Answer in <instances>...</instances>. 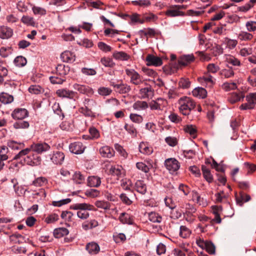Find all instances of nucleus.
Returning <instances> with one entry per match:
<instances>
[{
    "label": "nucleus",
    "instance_id": "63",
    "mask_svg": "<svg viewBox=\"0 0 256 256\" xmlns=\"http://www.w3.org/2000/svg\"><path fill=\"white\" fill-rule=\"evenodd\" d=\"M89 133L90 139H98L100 136L98 130L94 127H92L89 128Z\"/></svg>",
    "mask_w": 256,
    "mask_h": 256
},
{
    "label": "nucleus",
    "instance_id": "6",
    "mask_svg": "<svg viewBox=\"0 0 256 256\" xmlns=\"http://www.w3.org/2000/svg\"><path fill=\"white\" fill-rule=\"evenodd\" d=\"M110 85L114 88L116 92L121 94L128 93L131 90V88L129 85L122 82L116 84L114 82H110Z\"/></svg>",
    "mask_w": 256,
    "mask_h": 256
},
{
    "label": "nucleus",
    "instance_id": "53",
    "mask_svg": "<svg viewBox=\"0 0 256 256\" xmlns=\"http://www.w3.org/2000/svg\"><path fill=\"white\" fill-rule=\"evenodd\" d=\"M222 88L226 91H230L237 88V84L236 82H224L222 86Z\"/></svg>",
    "mask_w": 256,
    "mask_h": 256
},
{
    "label": "nucleus",
    "instance_id": "12",
    "mask_svg": "<svg viewBox=\"0 0 256 256\" xmlns=\"http://www.w3.org/2000/svg\"><path fill=\"white\" fill-rule=\"evenodd\" d=\"M182 205L185 206V210H180V212H177L176 216V218H180L182 214L188 216L191 213L195 212L196 211V209L194 206L189 203H184Z\"/></svg>",
    "mask_w": 256,
    "mask_h": 256
},
{
    "label": "nucleus",
    "instance_id": "33",
    "mask_svg": "<svg viewBox=\"0 0 256 256\" xmlns=\"http://www.w3.org/2000/svg\"><path fill=\"white\" fill-rule=\"evenodd\" d=\"M14 101V97L12 95L6 92H2L0 94V102L4 104H8Z\"/></svg>",
    "mask_w": 256,
    "mask_h": 256
},
{
    "label": "nucleus",
    "instance_id": "37",
    "mask_svg": "<svg viewBox=\"0 0 256 256\" xmlns=\"http://www.w3.org/2000/svg\"><path fill=\"white\" fill-rule=\"evenodd\" d=\"M112 56L115 59L120 60H127L130 58V56L124 52H115Z\"/></svg>",
    "mask_w": 256,
    "mask_h": 256
},
{
    "label": "nucleus",
    "instance_id": "13",
    "mask_svg": "<svg viewBox=\"0 0 256 256\" xmlns=\"http://www.w3.org/2000/svg\"><path fill=\"white\" fill-rule=\"evenodd\" d=\"M146 60L147 66H158L162 65V60L158 56L153 54H148L146 57Z\"/></svg>",
    "mask_w": 256,
    "mask_h": 256
},
{
    "label": "nucleus",
    "instance_id": "59",
    "mask_svg": "<svg viewBox=\"0 0 256 256\" xmlns=\"http://www.w3.org/2000/svg\"><path fill=\"white\" fill-rule=\"evenodd\" d=\"M28 91L31 94H38L42 93L44 92V90L40 86L34 85L31 86L28 88Z\"/></svg>",
    "mask_w": 256,
    "mask_h": 256
},
{
    "label": "nucleus",
    "instance_id": "2",
    "mask_svg": "<svg viewBox=\"0 0 256 256\" xmlns=\"http://www.w3.org/2000/svg\"><path fill=\"white\" fill-rule=\"evenodd\" d=\"M178 104L180 112L184 116L188 115L196 106V102L194 100L188 96L180 98L178 101Z\"/></svg>",
    "mask_w": 256,
    "mask_h": 256
},
{
    "label": "nucleus",
    "instance_id": "50",
    "mask_svg": "<svg viewBox=\"0 0 256 256\" xmlns=\"http://www.w3.org/2000/svg\"><path fill=\"white\" fill-rule=\"evenodd\" d=\"M21 21L27 26H34L35 25L34 18L28 16H24L21 18Z\"/></svg>",
    "mask_w": 256,
    "mask_h": 256
},
{
    "label": "nucleus",
    "instance_id": "39",
    "mask_svg": "<svg viewBox=\"0 0 256 256\" xmlns=\"http://www.w3.org/2000/svg\"><path fill=\"white\" fill-rule=\"evenodd\" d=\"M72 180L76 184H82L84 182L85 177L80 172H76L72 175Z\"/></svg>",
    "mask_w": 256,
    "mask_h": 256
},
{
    "label": "nucleus",
    "instance_id": "16",
    "mask_svg": "<svg viewBox=\"0 0 256 256\" xmlns=\"http://www.w3.org/2000/svg\"><path fill=\"white\" fill-rule=\"evenodd\" d=\"M99 152L102 157L106 158H111L113 157L115 153L114 149L108 146L100 148Z\"/></svg>",
    "mask_w": 256,
    "mask_h": 256
},
{
    "label": "nucleus",
    "instance_id": "44",
    "mask_svg": "<svg viewBox=\"0 0 256 256\" xmlns=\"http://www.w3.org/2000/svg\"><path fill=\"white\" fill-rule=\"evenodd\" d=\"M238 37L240 40L248 41L252 40L253 35L248 32L241 31L238 34Z\"/></svg>",
    "mask_w": 256,
    "mask_h": 256
},
{
    "label": "nucleus",
    "instance_id": "56",
    "mask_svg": "<svg viewBox=\"0 0 256 256\" xmlns=\"http://www.w3.org/2000/svg\"><path fill=\"white\" fill-rule=\"evenodd\" d=\"M136 167L139 170L145 173H148L150 169L152 168V166L150 165V166H148L142 162H138L136 164Z\"/></svg>",
    "mask_w": 256,
    "mask_h": 256
},
{
    "label": "nucleus",
    "instance_id": "24",
    "mask_svg": "<svg viewBox=\"0 0 256 256\" xmlns=\"http://www.w3.org/2000/svg\"><path fill=\"white\" fill-rule=\"evenodd\" d=\"M101 184L100 178L97 176H90L87 180V184L90 187H98Z\"/></svg>",
    "mask_w": 256,
    "mask_h": 256
},
{
    "label": "nucleus",
    "instance_id": "19",
    "mask_svg": "<svg viewBox=\"0 0 256 256\" xmlns=\"http://www.w3.org/2000/svg\"><path fill=\"white\" fill-rule=\"evenodd\" d=\"M110 173L112 176H116L117 179L122 176L124 169L121 166L116 165L112 166L110 169Z\"/></svg>",
    "mask_w": 256,
    "mask_h": 256
},
{
    "label": "nucleus",
    "instance_id": "15",
    "mask_svg": "<svg viewBox=\"0 0 256 256\" xmlns=\"http://www.w3.org/2000/svg\"><path fill=\"white\" fill-rule=\"evenodd\" d=\"M13 35V30L5 26H0V38L3 40L8 39Z\"/></svg>",
    "mask_w": 256,
    "mask_h": 256
},
{
    "label": "nucleus",
    "instance_id": "20",
    "mask_svg": "<svg viewBox=\"0 0 256 256\" xmlns=\"http://www.w3.org/2000/svg\"><path fill=\"white\" fill-rule=\"evenodd\" d=\"M135 196V194L132 191L128 192V194L124 193L120 195V198L122 202L127 205L132 204V200Z\"/></svg>",
    "mask_w": 256,
    "mask_h": 256
},
{
    "label": "nucleus",
    "instance_id": "64",
    "mask_svg": "<svg viewBox=\"0 0 256 256\" xmlns=\"http://www.w3.org/2000/svg\"><path fill=\"white\" fill-rule=\"evenodd\" d=\"M246 100L254 106L256 104V92L249 94L246 96Z\"/></svg>",
    "mask_w": 256,
    "mask_h": 256
},
{
    "label": "nucleus",
    "instance_id": "51",
    "mask_svg": "<svg viewBox=\"0 0 256 256\" xmlns=\"http://www.w3.org/2000/svg\"><path fill=\"white\" fill-rule=\"evenodd\" d=\"M204 249L210 254H215L216 247L214 244L210 241H206Z\"/></svg>",
    "mask_w": 256,
    "mask_h": 256
},
{
    "label": "nucleus",
    "instance_id": "4",
    "mask_svg": "<svg viewBox=\"0 0 256 256\" xmlns=\"http://www.w3.org/2000/svg\"><path fill=\"white\" fill-rule=\"evenodd\" d=\"M125 72L126 74L130 78V82L136 86L140 85L145 81L143 77L134 69L126 68Z\"/></svg>",
    "mask_w": 256,
    "mask_h": 256
},
{
    "label": "nucleus",
    "instance_id": "55",
    "mask_svg": "<svg viewBox=\"0 0 256 256\" xmlns=\"http://www.w3.org/2000/svg\"><path fill=\"white\" fill-rule=\"evenodd\" d=\"M224 42L227 48L230 49H234L238 44V41L236 40L230 39L228 38H224Z\"/></svg>",
    "mask_w": 256,
    "mask_h": 256
},
{
    "label": "nucleus",
    "instance_id": "9",
    "mask_svg": "<svg viewBox=\"0 0 256 256\" xmlns=\"http://www.w3.org/2000/svg\"><path fill=\"white\" fill-rule=\"evenodd\" d=\"M138 94L141 99H151L154 95V90L150 86L142 88Z\"/></svg>",
    "mask_w": 256,
    "mask_h": 256
},
{
    "label": "nucleus",
    "instance_id": "3",
    "mask_svg": "<svg viewBox=\"0 0 256 256\" xmlns=\"http://www.w3.org/2000/svg\"><path fill=\"white\" fill-rule=\"evenodd\" d=\"M70 208L72 210H78V216L80 219L86 220L90 216L88 210H93L94 206L86 203H77L71 205Z\"/></svg>",
    "mask_w": 256,
    "mask_h": 256
},
{
    "label": "nucleus",
    "instance_id": "21",
    "mask_svg": "<svg viewBox=\"0 0 256 256\" xmlns=\"http://www.w3.org/2000/svg\"><path fill=\"white\" fill-rule=\"evenodd\" d=\"M86 248L90 254H96L100 250L99 245L95 242H90L86 244Z\"/></svg>",
    "mask_w": 256,
    "mask_h": 256
},
{
    "label": "nucleus",
    "instance_id": "40",
    "mask_svg": "<svg viewBox=\"0 0 256 256\" xmlns=\"http://www.w3.org/2000/svg\"><path fill=\"white\" fill-rule=\"evenodd\" d=\"M120 220L122 224H132L133 220L130 216L125 212L122 213L119 216Z\"/></svg>",
    "mask_w": 256,
    "mask_h": 256
},
{
    "label": "nucleus",
    "instance_id": "45",
    "mask_svg": "<svg viewBox=\"0 0 256 256\" xmlns=\"http://www.w3.org/2000/svg\"><path fill=\"white\" fill-rule=\"evenodd\" d=\"M8 148L4 146H0V160H6L8 158Z\"/></svg>",
    "mask_w": 256,
    "mask_h": 256
},
{
    "label": "nucleus",
    "instance_id": "42",
    "mask_svg": "<svg viewBox=\"0 0 256 256\" xmlns=\"http://www.w3.org/2000/svg\"><path fill=\"white\" fill-rule=\"evenodd\" d=\"M124 128L131 135L132 138H134L137 136V130L133 124H126L124 126Z\"/></svg>",
    "mask_w": 256,
    "mask_h": 256
},
{
    "label": "nucleus",
    "instance_id": "36",
    "mask_svg": "<svg viewBox=\"0 0 256 256\" xmlns=\"http://www.w3.org/2000/svg\"><path fill=\"white\" fill-rule=\"evenodd\" d=\"M148 107V104L146 102L141 100L136 102L132 106L134 109L137 110H144Z\"/></svg>",
    "mask_w": 256,
    "mask_h": 256
},
{
    "label": "nucleus",
    "instance_id": "35",
    "mask_svg": "<svg viewBox=\"0 0 256 256\" xmlns=\"http://www.w3.org/2000/svg\"><path fill=\"white\" fill-rule=\"evenodd\" d=\"M140 152L145 154H150L152 152V149L145 142H142L138 146Z\"/></svg>",
    "mask_w": 256,
    "mask_h": 256
},
{
    "label": "nucleus",
    "instance_id": "17",
    "mask_svg": "<svg viewBox=\"0 0 256 256\" xmlns=\"http://www.w3.org/2000/svg\"><path fill=\"white\" fill-rule=\"evenodd\" d=\"M73 87L74 90L82 94L88 95L93 93L92 89L87 86L75 84H74Z\"/></svg>",
    "mask_w": 256,
    "mask_h": 256
},
{
    "label": "nucleus",
    "instance_id": "58",
    "mask_svg": "<svg viewBox=\"0 0 256 256\" xmlns=\"http://www.w3.org/2000/svg\"><path fill=\"white\" fill-rule=\"evenodd\" d=\"M58 220V215L54 213L48 215L45 218L44 222L47 224H52Z\"/></svg>",
    "mask_w": 256,
    "mask_h": 256
},
{
    "label": "nucleus",
    "instance_id": "22",
    "mask_svg": "<svg viewBox=\"0 0 256 256\" xmlns=\"http://www.w3.org/2000/svg\"><path fill=\"white\" fill-rule=\"evenodd\" d=\"M134 189L138 193L144 194L147 190V186L144 180H138L134 184Z\"/></svg>",
    "mask_w": 256,
    "mask_h": 256
},
{
    "label": "nucleus",
    "instance_id": "52",
    "mask_svg": "<svg viewBox=\"0 0 256 256\" xmlns=\"http://www.w3.org/2000/svg\"><path fill=\"white\" fill-rule=\"evenodd\" d=\"M114 148L116 149V150L124 159H126L128 158V154L122 146H120L118 144H114Z\"/></svg>",
    "mask_w": 256,
    "mask_h": 256
},
{
    "label": "nucleus",
    "instance_id": "23",
    "mask_svg": "<svg viewBox=\"0 0 256 256\" xmlns=\"http://www.w3.org/2000/svg\"><path fill=\"white\" fill-rule=\"evenodd\" d=\"M165 13L166 16L169 17L183 16L184 15V12L178 10L175 7L174 5L170 6Z\"/></svg>",
    "mask_w": 256,
    "mask_h": 256
},
{
    "label": "nucleus",
    "instance_id": "43",
    "mask_svg": "<svg viewBox=\"0 0 256 256\" xmlns=\"http://www.w3.org/2000/svg\"><path fill=\"white\" fill-rule=\"evenodd\" d=\"M234 72L232 68L222 69L220 72V74L225 78H231L234 76Z\"/></svg>",
    "mask_w": 256,
    "mask_h": 256
},
{
    "label": "nucleus",
    "instance_id": "5",
    "mask_svg": "<svg viewBox=\"0 0 256 256\" xmlns=\"http://www.w3.org/2000/svg\"><path fill=\"white\" fill-rule=\"evenodd\" d=\"M164 165L170 173L177 171L180 167L178 162L175 158H168L165 160Z\"/></svg>",
    "mask_w": 256,
    "mask_h": 256
},
{
    "label": "nucleus",
    "instance_id": "18",
    "mask_svg": "<svg viewBox=\"0 0 256 256\" xmlns=\"http://www.w3.org/2000/svg\"><path fill=\"white\" fill-rule=\"evenodd\" d=\"M250 196L243 192H240L239 194L236 195V204L240 206H242L244 202L249 201Z\"/></svg>",
    "mask_w": 256,
    "mask_h": 256
},
{
    "label": "nucleus",
    "instance_id": "27",
    "mask_svg": "<svg viewBox=\"0 0 256 256\" xmlns=\"http://www.w3.org/2000/svg\"><path fill=\"white\" fill-rule=\"evenodd\" d=\"M68 230L66 228H59L54 230L53 235L56 238H59L68 235Z\"/></svg>",
    "mask_w": 256,
    "mask_h": 256
},
{
    "label": "nucleus",
    "instance_id": "30",
    "mask_svg": "<svg viewBox=\"0 0 256 256\" xmlns=\"http://www.w3.org/2000/svg\"><path fill=\"white\" fill-rule=\"evenodd\" d=\"M70 70V66L63 64H58L56 67V72L60 76H64L67 74L69 72Z\"/></svg>",
    "mask_w": 256,
    "mask_h": 256
},
{
    "label": "nucleus",
    "instance_id": "32",
    "mask_svg": "<svg viewBox=\"0 0 256 256\" xmlns=\"http://www.w3.org/2000/svg\"><path fill=\"white\" fill-rule=\"evenodd\" d=\"M8 146L14 150L22 149L24 147V142H18L13 140H10L7 142Z\"/></svg>",
    "mask_w": 256,
    "mask_h": 256
},
{
    "label": "nucleus",
    "instance_id": "48",
    "mask_svg": "<svg viewBox=\"0 0 256 256\" xmlns=\"http://www.w3.org/2000/svg\"><path fill=\"white\" fill-rule=\"evenodd\" d=\"M13 126L16 129H19L28 128L30 125L28 122L22 120L14 122Z\"/></svg>",
    "mask_w": 256,
    "mask_h": 256
},
{
    "label": "nucleus",
    "instance_id": "8",
    "mask_svg": "<svg viewBox=\"0 0 256 256\" xmlns=\"http://www.w3.org/2000/svg\"><path fill=\"white\" fill-rule=\"evenodd\" d=\"M51 162L54 164L60 165L64 160V152L60 151L54 152L52 154H50Z\"/></svg>",
    "mask_w": 256,
    "mask_h": 256
},
{
    "label": "nucleus",
    "instance_id": "62",
    "mask_svg": "<svg viewBox=\"0 0 256 256\" xmlns=\"http://www.w3.org/2000/svg\"><path fill=\"white\" fill-rule=\"evenodd\" d=\"M190 234V230L186 226H182L180 227V236L182 238H186Z\"/></svg>",
    "mask_w": 256,
    "mask_h": 256
},
{
    "label": "nucleus",
    "instance_id": "7",
    "mask_svg": "<svg viewBox=\"0 0 256 256\" xmlns=\"http://www.w3.org/2000/svg\"><path fill=\"white\" fill-rule=\"evenodd\" d=\"M86 146L80 142L71 143L69 146L70 152L76 154H80L84 152Z\"/></svg>",
    "mask_w": 256,
    "mask_h": 256
},
{
    "label": "nucleus",
    "instance_id": "28",
    "mask_svg": "<svg viewBox=\"0 0 256 256\" xmlns=\"http://www.w3.org/2000/svg\"><path fill=\"white\" fill-rule=\"evenodd\" d=\"M98 226V222L96 220H90L86 221L82 224V228L84 230H88L90 229L94 228Z\"/></svg>",
    "mask_w": 256,
    "mask_h": 256
},
{
    "label": "nucleus",
    "instance_id": "57",
    "mask_svg": "<svg viewBox=\"0 0 256 256\" xmlns=\"http://www.w3.org/2000/svg\"><path fill=\"white\" fill-rule=\"evenodd\" d=\"M82 73L86 76H93L96 74L95 69L88 68H82L81 69Z\"/></svg>",
    "mask_w": 256,
    "mask_h": 256
},
{
    "label": "nucleus",
    "instance_id": "10",
    "mask_svg": "<svg viewBox=\"0 0 256 256\" xmlns=\"http://www.w3.org/2000/svg\"><path fill=\"white\" fill-rule=\"evenodd\" d=\"M56 94L60 98L73 99L76 96V93L67 88H62L57 90Z\"/></svg>",
    "mask_w": 256,
    "mask_h": 256
},
{
    "label": "nucleus",
    "instance_id": "34",
    "mask_svg": "<svg viewBox=\"0 0 256 256\" xmlns=\"http://www.w3.org/2000/svg\"><path fill=\"white\" fill-rule=\"evenodd\" d=\"M36 158L34 154L30 155L24 158V160L25 162L28 165H37L40 161V158L37 156H36Z\"/></svg>",
    "mask_w": 256,
    "mask_h": 256
},
{
    "label": "nucleus",
    "instance_id": "46",
    "mask_svg": "<svg viewBox=\"0 0 256 256\" xmlns=\"http://www.w3.org/2000/svg\"><path fill=\"white\" fill-rule=\"evenodd\" d=\"M184 130L186 132L189 134L194 138L196 137L197 130L196 127L194 126L192 124L186 125L184 127Z\"/></svg>",
    "mask_w": 256,
    "mask_h": 256
},
{
    "label": "nucleus",
    "instance_id": "61",
    "mask_svg": "<svg viewBox=\"0 0 256 256\" xmlns=\"http://www.w3.org/2000/svg\"><path fill=\"white\" fill-rule=\"evenodd\" d=\"M220 67L214 64H209L206 66L207 73L216 74L220 70Z\"/></svg>",
    "mask_w": 256,
    "mask_h": 256
},
{
    "label": "nucleus",
    "instance_id": "14",
    "mask_svg": "<svg viewBox=\"0 0 256 256\" xmlns=\"http://www.w3.org/2000/svg\"><path fill=\"white\" fill-rule=\"evenodd\" d=\"M28 112L25 108H18L15 109L12 114L14 119L22 120L28 116Z\"/></svg>",
    "mask_w": 256,
    "mask_h": 256
},
{
    "label": "nucleus",
    "instance_id": "29",
    "mask_svg": "<svg viewBox=\"0 0 256 256\" xmlns=\"http://www.w3.org/2000/svg\"><path fill=\"white\" fill-rule=\"evenodd\" d=\"M244 98V96L242 92H232L230 94L228 97V100L230 103L234 104L240 101L241 99Z\"/></svg>",
    "mask_w": 256,
    "mask_h": 256
},
{
    "label": "nucleus",
    "instance_id": "1",
    "mask_svg": "<svg viewBox=\"0 0 256 256\" xmlns=\"http://www.w3.org/2000/svg\"><path fill=\"white\" fill-rule=\"evenodd\" d=\"M50 149V146L45 142L34 143L30 148H26L20 150L18 154L15 156L14 159L16 160L29 154L32 150L38 154H42Z\"/></svg>",
    "mask_w": 256,
    "mask_h": 256
},
{
    "label": "nucleus",
    "instance_id": "47",
    "mask_svg": "<svg viewBox=\"0 0 256 256\" xmlns=\"http://www.w3.org/2000/svg\"><path fill=\"white\" fill-rule=\"evenodd\" d=\"M149 220L152 222H160L162 220L160 215L156 212H151L148 214Z\"/></svg>",
    "mask_w": 256,
    "mask_h": 256
},
{
    "label": "nucleus",
    "instance_id": "31",
    "mask_svg": "<svg viewBox=\"0 0 256 256\" xmlns=\"http://www.w3.org/2000/svg\"><path fill=\"white\" fill-rule=\"evenodd\" d=\"M202 170L204 179L208 182L211 183L213 181V177L210 173V170L206 166H202Z\"/></svg>",
    "mask_w": 256,
    "mask_h": 256
},
{
    "label": "nucleus",
    "instance_id": "26",
    "mask_svg": "<svg viewBox=\"0 0 256 256\" xmlns=\"http://www.w3.org/2000/svg\"><path fill=\"white\" fill-rule=\"evenodd\" d=\"M193 96L199 98H204L206 96L207 92L202 88L198 87L192 91Z\"/></svg>",
    "mask_w": 256,
    "mask_h": 256
},
{
    "label": "nucleus",
    "instance_id": "38",
    "mask_svg": "<svg viewBox=\"0 0 256 256\" xmlns=\"http://www.w3.org/2000/svg\"><path fill=\"white\" fill-rule=\"evenodd\" d=\"M10 240L14 244H21L24 240V238L20 234L15 233L10 236Z\"/></svg>",
    "mask_w": 256,
    "mask_h": 256
},
{
    "label": "nucleus",
    "instance_id": "11",
    "mask_svg": "<svg viewBox=\"0 0 256 256\" xmlns=\"http://www.w3.org/2000/svg\"><path fill=\"white\" fill-rule=\"evenodd\" d=\"M194 60L193 54L182 55L178 59V64L179 66H186L194 62Z\"/></svg>",
    "mask_w": 256,
    "mask_h": 256
},
{
    "label": "nucleus",
    "instance_id": "54",
    "mask_svg": "<svg viewBox=\"0 0 256 256\" xmlns=\"http://www.w3.org/2000/svg\"><path fill=\"white\" fill-rule=\"evenodd\" d=\"M80 112L86 116L95 117V114L92 111L91 108H87L86 106L81 108L80 110Z\"/></svg>",
    "mask_w": 256,
    "mask_h": 256
},
{
    "label": "nucleus",
    "instance_id": "60",
    "mask_svg": "<svg viewBox=\"0 0 256 256\" xmlns=\"http://www.w3.org/2000/svg\"><path fill=\"white\" fill-rule=\"evenodd\" d=\"M190 82L188 78H181L178 82V86L180 88L186 89L190 87Z\"/></svg>",
    "mask_w": 256,
    "mask_h": 256
},
{
    "label": "nucleus",
    "instance_id": "25",
    "mask_svg": "<svg viewBox=\"0 0 256 256\" xmlns=\"http://www.w3.org/2000/svg\"><path fill=\"white\" fill-rule=\"evenodd\" d=\"M60 56L64 62H72L75 60V56L70 51H65L61 54Z\"/></svg>",
    "mask_w": 256,
    "mask_h": 256
},
{
    "label": "nucleus",
    "instance_id": "49",
    "mask_svg": "<svg viewBox=\"0 0 256 256\" xmlns=\"http://www.w3.org/2000/svg\"><path fill=\"white\" fill-rule=\"evenodd\" d=\"M196 54L199 57L200 61L208 62L211 60L210 54L203 51H198L196 52Z\"/></svg>",
    "mask_w": 256,
    "mask_h": 256
},
{
    "label": "nucleus",
    "instance_id": "41",
    "mask_svg": "<svg viewBox=\"0 0 256 256\" xmlns=\"http://www.w3.org/2000/svg\"><path fill=\"white\" fill-rule=\"evenodd\" d=\"M14 63L16 66L22 67L26 65L27 60L24 57L20 56L14 59Z\"/></svg>",
    "mask_w": 256,
    "mask_h": 256
}]
</instances>
